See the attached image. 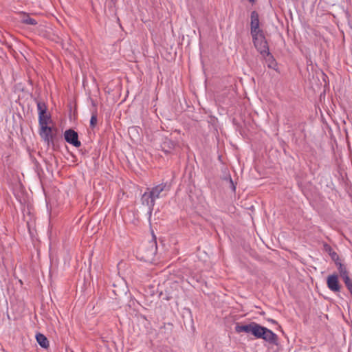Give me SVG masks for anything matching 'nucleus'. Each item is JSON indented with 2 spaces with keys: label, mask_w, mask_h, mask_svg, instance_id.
<instances>
[{
  "label": "nucleus",
  "mask_w": 352,
  "mask_h": 352,
  "mask_svg": "<svg viewBox=\"0 0 352 352\" xmlns=\"http://www.w3.org/2000/svg\"><path fill=\"white\" fill-rule=\"evenodd\" d=\"M270 321L272 323L276 324V322L273 319L270 320Z\"/></svg>",
  "instance_id": "a878e982"
},
{
  "label": "nucleus",
  "mask_w": 352,
  "mask_h": 352,
  "mask_svg": "<svg viewBox=\"0 0 352 352\" xmlns=\"http://www.w3.org/2000/svg\"><path fill=\"white\" fill-rule=\"evenodd\" d=\"M36 104L38 116L47 113V108L44 102L37 101Z\"/></svg>",
  "instance_id": "6ab92c4d"
},
{
  "label": "nucleus",
  "mask_w": 352,
  "mask_h": 352,
  "mask_svg": "<svg viewBox=\"0 0 352 352\" xmlns=\"http://www.w3.org/2000/svg\"><path fill=\"white\" fill-rule=\"evenodd\" d=\"M130 129H131V131H135V130H136L135 127H131Z\"/></svg>",
  "instance_id": "bb28decb"
},
{
  "label": "nucleus",
  "mask_w": 352,
  "mask_h": 352,
  "mask_svg": "<svg viewBox=\"0 0 352 352\" xmlns=\"http://www.w3.org/2000/svg\"><path fill=\"white\" fill-rule=\"evenodd\" d=\"M252 37L254 45L261 55L270 50L268 43L263 32L261 33L259 32L256 34V35L252 34Z\"/></svg>",
  "instance_id": "7ed1b4c3"
},
{
  "label": "nucleus",
  "mask_w": 352,
  "mask_h": 352,
  "mask_svg": "<svg viewBox=\"0 0 352 352\" xmlns=\"http://www.w3.org/2000/svg\"><path fill=\"white\" fill-rule=\"evenodd\" d=\"M250 33L251 35L261 33L263 31L262 29L260 28V22H259V15L258 13L254 10L251 12L250 14Z\"/></svg>",
  "instance_id": "39448f33"
},
{
  "label": "nucleus",
  "mask_w": 352,
  "mask_h": 352,
  "mask_svg": "<svg viewBox=\"0 0 352 352\" xmlns=\"http://www.w3.org/2000/svg\"><path fill=\"white\" fill-rule=\"evenodd\" d=\"M8 183L14 184V190H21L23 187L19 177H10V179L8 180Z\"/></svg>",
  "instance_id": "a211bd4d"
},
{
  "label": "nucleus",
  "mask_w": 352,
  "mask_h": 352,
  "mask_svg": "<svg viewBox=\"0 0 352 352\" xmlns=\"http://www.w3.org/2000/svg\"><path fill=\"white\" fill-rule=\"evenodd\" d=\"M248 1L251 3H254L256 2V0H248Z\"/></svg>",
  "instance_id": "393cba45"
},
{
  "label": "nucleus",
  "mask_w": 352,
  "mask_h": 352,
  "mask_svg": "<svg viewBox=\"0 0 352 352\" xmlns=\"http://www.w3.org/2000/svg\"><path fill=\"white\" fill-rule=\"evenodd\" d=\"M39 135L48 147L52 146L53 151L59 149V143L63 140L62 137L58 135L57 129L49 126H43V128H39Z\"/></svg>",
  "instance_id": "f03ea898"
},
{
  "label": "nucleus",
  "mask_w": 352,
  "mask_h": 352,
  "mask_svg": "<svg viewBox=\"0 0 352 352\" xmlns=\"http://www.w3.org/2000/svg\"><path fill=\"white\" fill-rule=\"evenodd\" d=\"M263 58L265 59L267 67L270 69H273L276 72H278V64L274 58V56L270 53V50L266 53L261 54Z\"/></svg>",
  "instance_id": "1a4fd4ad"
},
{
  "label": "nucleus",
  "mask_w": 352,
  "mask_h": 352,
  "mask_svg": "<svg viewBox=\"0 0 352 352\" xmlns=\"http://www.w3.org/2000/svg\"><path fill=\"white\" fill-rule=\"evenodd\" d=\"M184 176H189V177L192 176V166H187L186 168V170H185V173H184Z\"/></svg>",
  "instance_id": "5701e85b"
},
{
  "label": "nucleus",
  "mask_w": 352,
  "mask_h": 352,
  "mask_svg": "<svg viewBox=\"0 0 352 352\" xmlns=\"http://www.w3.org/2000/svg\"><path fill=\"white\" fill-rule=\"evenodd\" d=\"M336 265L338 267L340 275L342 278L344 282L346 281V278H350L348 275V272L343 264L338 261L336 263Z\"/></svg>",
  "instance_id": "4468645a"
},
{
  "label": "nucleus",
  "mask_w": 352,
  "mask_h": 352,
  "mask_svg": "<svg viewBox=\"0 0 352 352\" xmlns=\"http://www.w3.org/2000/svg\"><path fill=\"white\" fill-rule=\"evenodd\" d=\"M329 289L334 292H340V285L338 281V276L336 274H332L328 276L327 281Z\"/></svg>",
  "instance_id": "6e6552de"
},
{
  "label": "nucleus",
  "mask_w": 352,
  "mask_h": 352,
  "mask_svg": "<svg viewBox=\"0 0 352 352\" xmlns=\"http://www.w3.org/2000/svg\"><path fill=\"white\" fill-rule=\"evenodd\" d=\"M97 109H96L94 111L92 112V115L90 119V127L91 129H94L97 124Z\"/></svg>",
  "instance_id": "412c9836"
},
{
  "label": "nucleus",
  "mask_w": 352,
  "mask_h": 352,
  "mask_svg": "<svg viewBox=\"0 0 352 352\" xmlns=\"http://www.w3.org/2000/svg\"><path fill=\"white\" fill-rule=\"evenodd\" d=\"M51 119V116L45 113V114L38 116V124L39 128H43V126H48L47 123L48 121Z\"/></svg>",
  "instance_id": "dca6fc26"
},
{
  "label": "nucleus",
  "mask_w": 352,
  "mask_h": 352,
  "mask_svg": "<svg viewBox=\"0 0 352 352\" xmlns=\"http://www.w3.org/2000/svg\"><path fill=\"white\" fill-rule=\"evenodd\" d=\"M65 140L72 146L78 148L81 146V142L78 140V134L72 129L66 130L64 133Z\"/></svg>",
  "instance_id": "20e7f679"
},
{
  "label": "nucleus",
  "mask_w": 352,
  "mask_h": 352,
  "mask_svg": "<svg viewBox=\"0 0 352 352\" xmlns=\"http://www.w3.org/2000/svg\"><path fill=\"white\" fill-rule=\"evenodd\" d=\"M169 186L166 184H160L155 187H153L150 191V194L152 195L153 198L155 200L156 199L160 197V193L164 190H168Z\"/></svg>",
  "instance_id": "9d476101"
},
{
  "label": "nucleus",
  "mask_w": 352,
  "mask_h": 352,
  "mask_svg": "<svg viewBox=\"0 0 352 352\" xmlns=\"http://www.w3.org/2000/svg\"><path fill=\"white\" fill-rule=\"evenodd\" d=\"M256 338L263 339L270 344H278V336L270 329L260 325L255 322H251L250 333Z\"/></svg>",
  "instance_id": "f257e3e1"
},
{
  "label": "nucleus",
  "mask_w": 352,
  "mask_h": 352,
  "mask_svg": "<svg viewBox=\"0 0 352 352\" xmlns=\"http://www.w3.org/2000/svg\"><path fill=\"white\" fill-rule=\"evenodd\" d=\"M344 283L352 296V280L350 278H346Z\"/></svg>",
  "instance_id": "4be33fe9"
},
{
  "label": "nucleus",
  "mask_w": 352,
  "mask_h": 352,
  "mask_svg": "<svg viewBox=\"0 0 352 352\" xmlns=\"http://www.w3.org/2000/svg\"><path fill=\"white\" fill-rule=\"evenodd\" d=\"M251 327V322L248 324H240L237 323L235 326V331L236 333L245 332L249 333Z\"/></svg>",
  "instance_id": "f3484780"
},
{
  "label": "nucleus",
  "mask_w": 352,
  "mask_h": 352,
  "mask_svg": "<svg viewBox=\"0 0 352 352\" xmlns=\"http://www.w3.org/2000/svg\"><path fill=\"white\" fill-rule=\"evenodd\" d=\"M91 104L92 105L96 107V102L95 100H94L93 99H91Z\"/></svg>",
  "instance_id": "b1692460"
},
{
  "label": "nucleus",
  "mask_w": 352,
  "mask_h": 352,
  "mask_svg": "<svg viewBox=\"0 0 352 352\" xmlns=\"http://www.w3.org/2000/svg\"><path fill=\"white\" fill-rule=\"evenodd\" d=\"M113 292L115 293L116 295H118L116 290H113Z\"/></svg>",
  "instance_id": "cd10ccee"
},
{
  "label": "nucleus",
  "mask_w": 352,
  "mask_h": 352,
  "mask_svg": "<svg viewBox=\"0 0 352 352\" xmlns=\"http://www.w3.org/2000/svg\"><path fill=\"white\" fill-rule=\"evenodd\" d=\"M142 204L148 206L149 217L151 216L155 200L153 198L149 192H145L141 198Z\"/></svg>",
  "instance_id": "0eeeda50"
},
{
  "label": "nucleus",
  "mask_w": 352,
  "mask_h": 352,
  "mask_svg": "<svg viewBox=\"0 0 352 352\" xmlns=\"http://www.w3.org/2000/svg\"><path fill=\"white\" fill-rule=\"evenodd\" d=\"M19 21L25 25H36L38 22L34 19L30 17L28 13L21 12L19 13Z\"/></svg>",
  "instance_id": "9b49d317"
},
{
  "label": "nucleus",
  "mask_w": 352,
  "mask_h": 352,
  "mask_svg": "<svg viewBox=\"0 0 352 352\" xmlns=\"http://www.w3.org/2000/svg\"><path fill=\"white\" fill-rule=\"evenodd\" d=\"M324 250L329 253V254L330 255L331 259L335 261V263L336 262H338L339 261V256L338 254L335 252L333 251V250L332 249V248L328 245V244H324Z\"/></svg>",
  "instance_id": "2eb2a0df"
},
{
  "label": "nucleus",
  "mask_w": 352,
  "mask_h": 352,
  "mask_svg": "<svg viewBox=\"0 0 352 352\" xmlns=\"http://www.w3.org/2000/svg\"><path fill=\"white\" fill-rule=\"evenodd\" d=\"M147 246L148 249L146 252L145 256L149 258L154 256L157 252V247L155 239L153 241H150Z\"/></svg>",
  "instance_id": "f8f14e48"
},
{
  "label": "nucleus",
  "mask_w": 352,
  "mask_h": 352,
  "mask_svg": "<svg viewBox=\"0 0 352 352\" xmlns=\"http://www.w3.org/2000/svg\"><path fill=\"white\" fill-rule=\"evenodd\" d=\"M36 339L41 347L47 349L50 346L49 341L43 334L40 333L36 334Z\"/></svg>",
  "instance_id": "ddd939ff"
},
{
  "label": "nucleus",
  "mask_w": 352,
  "mask_h": 352,
  "mask_svg": "<svg viewBox=\"0 0 352 352\" xmlns=\"http://www.w3.org/2000/svg\"><path fill=\"white\" fill-rule=\"evenodd\" d=\"M223 180L228 185L229 188L232 189L233 192H235L236 182H234L232 177H223Z\"/></svg>",
  "instance_id": "aec40b11"
},
{
  "label": "nucleus",
  "mask_w": 352,
  "mask_h": 352,
  "mask_svg": "<svg viewBox=\"0 0 352 352\" xmlns=\"http://www.w3.org/2000/svg\"><path fill=\"white\" fill-rule=\"evenodd\" d=\"M177 144L168 138L162 140L160 144L161 150L166 154H173L176 148Z\"/></svg>",
  "instance_id": "423d86ee"
}]
</instances>
